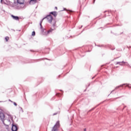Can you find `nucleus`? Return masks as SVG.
I'll return each instance as SVG.
<instances>
[{
  "instance_id": "f257e3e1",
  "label": "nucleus",
  "mask_w": 131,
  "mask_h": 131,
  "mask_svg": "<svg viewBox=\"0 0 131 131\" xmlns=\"http://www.w3.org/2000/svg\"><path fill=\"white\" fill-rule=\"evenodd\" d=\"M60 127V121H58L53 127L52 131H58V128Z\"/></svg>"
},
{
  "instance_id": "f03ea898",
  "label": "nucleus",
  "mask_w": 131,
  "mask_h": 131,
  "mask_svg": "<svg viewBox=\"0 0 131 131\" xmlns=\"http://www.w3.org/2000/svg\"><path fill=\"white\" fill-rule=\"evenodd\" d=\"M46 18V19H47V20L49 23H52V21H53V16H52V15H49L47 16Z\"/></svg>"
},
{
  "instance_id": "7ed1b4c3",
  "label": "nucleus",
  "mask_w": 131,
  "mask_h": 131,
  "mask_svg": "<svg viewBox=\"0 0 131 131\" xmlns=\"http://www.w3.org/2000/svg\"><path fill=\"white\" fill-rule=\"evenodd\" d=\"M0 118L2 121L5 120V114L3 113L0 112Z\"/></svg>"
},
{
  "instance_id": "20e7f679",
  "label": "nucleus",
  "mask_w": 131,
  "mask_h": 131,
  "mask_svg": "<svg viewBox=\"0 0 131 131\" xmlns=\"http://www.w3.org/2000/svg\"><path fill=\"white\" fill-rule=\"evenodd\" d=\"M37 3V0H30L29 4L30 5H35Z\"/></svg>"
},
{
  "instance_id": "39448f33",
  "label": "nucleus",
  "mask_w": 131,
  "mask_h": 131,
  "mask_svg": "<svg viewBox=\"0 0 131 131\" xmlns=\"http://www.w3.org/2000/svg\"><path fill=\"white\" fill-rule=\"evenodd\" d=\"M12 131H17V130H18V127L16 125H13L12 127Z\"/></svg>"
},
{
  "instance_id": "423d86ee",
  "label": "nucleus",
  "mask_w": 131,
  "mask_h": 131,
  "mask_svg": "<svg viewBox=\"0 0 131 131\" xmlns=\"http://www.w3.org/2000/svg\"><path fill=\"white\" fill-rule=\"evenodd\" d=\"M25 2L24 0H17V4H19V5H24Z\"/></svg>"
},
{
  "instance_id": "0eeeda50",
  "label": "nucleus",
  "mask_w": 131,
  "mask_h": 131,
  "mask_svg": "<svg viewBox=\"0 0 131 131\" xmlns=\"http://www.w3.org/2000/svg\"><path fill=\"white\" fill-rule=\"evenodd\" d=\"M52 31H53V29H51L50 30H49L47 32H45L44 35H48V34H49V33H51V32H52Z\"/></svg>"
},
{
  "instance_id": "6e6552de",
  "label": "nucleus",
  "mask_w": 131,
  "mask_h": 131,
  "mask_svg": "<svg viewBox=\"0 0 131 131\" xmlns=\"http://www.w3.org/2000/svg\"><path fill=\"white\" fill-rule=\"evenodd\" d=\"M11 17L14 20H19V17H18V16H14L13 15H11Z\"/></svg>"
},
{
  "instance_id": "1a4fd4ad",
  "label": "nucleus",
  "mask_w": 131,
  "mask_h": 131,
  "mask_svg": "<svg viewBox=\"0 0 131 131\" xmlns=\"http://www.w3.org/2000/svg\"><path fill=\"white\" fill-rule=\"evenodd\" d=\"M50 14H51L52 15H53V16H54V17L57 16V12H56V11L52 12L50 13Z\"/></svg>"
},
{
  "instance_id": "9d476101",
  "label": "nucleus",
  "mask_w": 131,
  "mask_h": 131,
  "mask_svg": "<svg viewBox=\"0 0 131 131\" xmlns=\"http://www.w3.org/2000/svg\"><path fill=\"white\" fill-rule=\"evenodd\" d=\"M9 38H9V37L6 36V37H5L6 41H9Z\"/></svg>"
},
{
  "instance_id": "9b49d317",
  "label": "nucleus",
  "mask_w": 131,
  "mask_h": 131,
  "mask_svg": "<svg viewBox=\"0 0 131 131\" xmlns=\"http://www.w3.org/2000/svg\"><path fill=\"white\" fill-rule=\"evenodd\" d=\"M40 26L41 31H43V29H42V26L41 25V23L40 24Z\"/></svg>"
},
{
  "instance_id": "f8f14e48",
  "label": "nucleus",
  "mask_w": 131,
  "mask_h": 131,
  "mask_svg": "<svg viewBox=\"0 0 131 131\" xmlns=\"http://www.w3.org/2000/svg\"><path fill=\"white\" fill-rule=\"evenodd\" d=\"M32 36H34L35 35V31L32 32Z\"/></svg>"
},
{
  "instance_id": "ddd939ff",
  "label": "nucleus",
  "mask_w": 131,
  "mask_h": 131,
  "mask_svg": "<svg viewBox=\"0 0 131 131\" xmlns=\"http://www.w3.org/2000/svg\"><path fill=\"white\" fill-rule=\"evenodd\" d=\"M55 10H58V7H55Z\"/></svg>"
},
{
  "instance_id": "4468645a",
  "label": "nucleus",
  "mask_w": 131,
  "mask_h": 131,
  "mask_svg": "<svg viewBox=\"0 0 131 131\" xmlns=\"http://www.w3.org/2000/svg\"><path fill=\"white\" fill-rule=\"evenodd\" d=\"M14 105H15V106H17V104H16V103H14Z\"/></svg>"
},
{
  "instance_id": "2eb2a0df",
  "label": "nucleus",
  "mask_w": 131,
  "mask_h": 131,
  "mask_svg": "<svg viewBox=\"0 0 131 131\" xmlns=\"http://www.w3.org/2000/svg\"><path fill=\"white\" fill-rule=\"evenodd\" d=\"M1 3H3V0H1Z\"/></svg>"
},
{
  "instance_id": "dca6fc26",
  "label": "nucleus",
  "mask_w": 131,
  "mask_h": 131,
  "mask_svg": "<svg viewBox=\"0 0 131 131\" xmlns=\"http://www.w3.org/2000/svg\"><path fill=\"white\" fill-rule=\"evenodd\" d=\"M56 96H59V94H56Z\"/></svg>"
},
{
  "instance_id": "f3484780",
  "label": "nucleus",
  "mask_w": 131,
  "mask_h": 131,
  "mask_svg": "<svg viewBox=\"0 0 131 131\" xmlns=\"http://www.w3.org/2000/svg\"><path fill=\"white\" fill-rule=\"evenodd\" d=\"M84 131H86V129H84Z\"/></svg>"
},
{
  "instance_id": "a211bd4d",
  "label": "nucleus",
  "mask_w": 131,
  "mask_h": 131,
  "mask_svg": "<svg viewBox=\"0 0 131 131\" xmlns=\"http://www.w3.org/2000/svg\"><path fill=\"white\" fill-rule=\"evenodd\" d=\"M94 2L96 1V0H94Z\"/></svg>"
},
{
  "instance_id": "6ab92c4d",
  "label": "nucleus",
  "mask_w": 131,
  "mask_h": 131,
  "mask_svg": "<svg viewBox=\"0 0 131 131\" xmlns=\"http://www.w3.org/2000/svg\"><path fill=\"white\" fill-rule=\"evenodd\" d=\"M120 86H122V85H121Z\"/></svg>"
}]
</instances>
